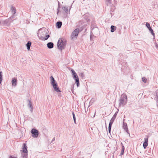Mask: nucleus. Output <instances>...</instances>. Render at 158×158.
Listing matches in <instances>:
<instances>
[{
    "instance_id": "nucleus-13",
    "label": "nucleus",
    "mask_w": 158,
    "mask_h": 158,
    "mask_svg": "<svg viewBox=\"0 0 158 158\" xmlns=\"http://www.w3.org/2000/svg\"><path fill=\"white\" fill-rule=\"evenodd\" d=\"M123 128L127 132V133L129 135H130L129 133V131L128 129L127 124L126 123H123Z\"/></svg>"
},
{
    "instance_id": "nucleus-9",
    "label": "nucleus",
    "mask_w": 158,
    "mask_h": 158,
    "mask_svg": "<svg viewBox=\"0 0 158 158\" xmlns=\"http://www.w3.org/2000/svg\"><path fill=\"white\" fill-rule=\"evenodd\" d=\"M145 25L146 27L148 28L149 31H150V32L152 34V35L154 36V33L153 29L150 26V24L149 23L147 22L146 23Z\"/></svg>"
},
{
    "instance_id": "nucleus-27",
    "label": "nucleus",
    "mask_w": 158,
    "mask_h": 158,
    "mask_svg": "<svg viewBox=\"0 0 158 158\" xmlns=\"http://www.w3.org/2000/svg\"><path fill=\"white\" fill-rule=\"evenodd\" d=\"M112 124H111V123H109V127H108V131L109 133H110L111 130V128Z\"/></svg>"
},
{
    "instance_id": "nucleus-30",
    "label": "nucleus",
    "mask_w": 158,
    "mask_h": 158,
    "mask_svg": "<svg viewBox=\"0 0 158 158\" xmlns=\"http://www.w3.org/2000/svg\"><path fill=\"white\" fill-rule=\"evenodd\" d=\"M93 36L92 33H91L90 35V39L91 40H92V38Z\"/></svg>"
},
{
    "instance_id": "nucleus-18",
    "label": "nucleus",
    "mask_w": 158,
    "mask_h": 158,
    "mask_svg": "<svg viewBox=\"0 0 158 158\" xmlns=\"http://www.w3.org/2000/svg\"><path fill=\"white\" fill-rule=\"evenodd\" d=\"M11 10L12 13V15H15V14L16 12V9L15 7L13 6H12L11 8Z\"/></svg>"
},
{
    "instance_id": "nucleus-29",
    "label": "nucleus",
    "mask_w": 158,
    "mask_h": 158,
    "mask_svg": "<svg viewBox=\"0 0 158 158\" xmlns=\"http://www.w3.org/2000/svg\"><path fill=\"white\" fill-rule=\"evenodd\" d=\"M142 81L143 82L145 83L146 82L147 79L144 77H143L142 78Z\"/></svg>"
},
{
    "instance_id": "nucleus-25",
    "label": "nucleus",
    "mask_w": 158,
    "mask_h": 158,
    "mask_svg": "<svg viewBox=\"0 0 158 158\" xmlns=\"http://www.w3.org/2000/svg\"><path fill=\"white\" fill-rule=\"evenodd\" d=\"M72 113L74 123L75 124H76V120L75 115L73 112H72Z\"/></svg>"
},
{
    "instance_id": "nucleus-4",
    "label": "nucleus",
    "mask_w": 158,
    "mask_h": 158,
    "mask_svg": "<svg viewBox=\"0 0 158 158\" xmlns=\"http://www.w3.org/2000/svg\"><path fill=\"white\" fill-rule=\"evenodd\" d=\"M65 42L64 40H62V39L60 38L58 40L57 44L58 48L61 50L64 49V46L65 45Z\"/></svg>"
},
{
    "instance_id": "nucleus-41",
    "label": "nucleus",
    "mask_w": 158,
    "mask_h": 158,
    "mask_svg": "<svg viewBox=\"0 0 158 158\" xmlns=\"http://www.w3.org/2000/svg\"><path fill=\"white\" fill-rule=\"evenodd\" d=\"M38 35V36H40L39 35Z\"/></svg>"
},
{
    "instance_id": "nucleus-11",
    "label": "nucleus",
    "mask_w": 158,
    "mask_h": 158,
    "mask_svg": "<svg viewBox=\"0 0 158 158\" xmlns=\"http://www.w3.org/2000/svg\"><path fill=\"white\" fill-rule=\"evenodd\" d=\"M118 111H116L115 113V114H114L113 116V117L111 118V120H110V122L109 123H110L111 124H113V122H114L115 119V118H116V116H117V114H118Z\"/></svg>"
},
{
    "instance_id": "nucleus-34",
    "label": "nucleus",
    "mask_w": 158,
    "mask_h": 158,
    "mask_svg": "<svg viewBox=\"0 0 158 158\" xmlns=\"http://www.w3.org/2000/svg\"><path fill=\"white\" fill-rule=\"evenodd\" d=\"M59 6L58 7V8L57 9V14H58V13L59 12Z\"/></svg>"
},
{
    "instance_id": "nucleus-6",
    "label": "nucleus",
    "mask_w": 158,
    "mask_h": 158,
    "mask_svg": "<svg viewBox=\"0 0 158 158\" xmlns=\"http://www.w3.org/2000/svg\"><path fill=\"white\" fill-rule=\"evenodd\" d=\"M15 18V15H12L11 17H10L8 19L3 21L2 22V23L4 25H6L7 26H9L11 22V20L12 19L14 18Z\"/></svg>"
},
{
    "instance_id": "nucleus-16",
    "label": "nucleus",
    "mask_w": 158,
    "mask_h": 158,
    "mask_svg": "<svg viewBox=\"0 0 158 158\" xmlns=\"http://www.w3.org/2000/svg\"><path fill=\"white\" fill-rule=\"evenodd\" d=\"M53 88L55 91L57 92H60V90L59 87L58 86L57 84L55 85H54L53 86Z\"/></svg>"
},
{
    "instance_id": "nucleus-28",
    "label": "nucleus",
    "mask_w": 158,
    "mask_h": 158,
    "mask_svg": "<svg viewBox=\"0 0 158 158\" xmlns=\"http://www.w3.org/2000/svg\"><path fill=\"white\" fill-rule=\"evenodd\" d=\"M154 99L156 100V102L158 101V95L156 94L154 98Z\"/></svg>"
},
{
    "instance_id": "nucleus-3",
    "label": "nucleus",
    "mask_w": 158,
    "mask_h": 158,
    "mask_svg": "<svg viewBox=\"0 0 158 158\" xmlns=\"http://www.w3.org/2000/svg\"><path fill=\"white\" fill-rule=\"evenodd\" d=\"M71 71L72 73L73 77L75 80V83L77 84V87L79 86L80 85L79 80L77 74L73 69H71Z\"/></svg>"
},
{
    "instance_id": "nucleus-38",
    "label": "nucleus",
    "mask_w": 158,
    "mask_h": 158,
    "mask_svg": "<svg viewBox=\"0 0 158 158\" xmlns=\"http://www.w3.org/2000/svg\"><path fill=\"white\" fill-rule=\"evenodd\" d=\"M81 153V152H80L79 153Z\"/></svg>"
},
{
    "instance_id": "nucleus-37",
    "label": "nucleus",
    "mask_w": 158,
    "mask_h": 158,
    "mask_svg": "<svg viewBox=\"0 0 158 158\" xmlns=\"http://www.w3.org/2000/svg\"><path fill=\"white\" fill-rule=\"evenodd\" d=\"M95 114H94V117L95 116Z\"/></svg>"
},
{
    "instance_id": "nucleus-33",
    "label": "nucleus",
    "mask_w": 158,
    "mask_h": 158,
    "mask_svg": "<svg viewBox=\"0 0 158 158\" xmlns=\"http://www.w3.org/2000/svg\"><path fill=\"white\" fill-rule=\"evenodd\" d=\"M155 46L157 48H158V45L156 43H155Z\"/></svg>"
},
{
    "instance_id": "nucleus-19",
    "label": "nucleus",
    "mask_w": 158,
    "mask_h": 158,
    "mask_svg": "<svg viewBox=\"0 0 158 158\" xmlns=\"http://www.w3.org/2000/svg\"><path fill=\"white\" fill-rule=\"evenodd\" d=\"M62 9L64 11L66 14L68 13L69 11L68 10V7L67 6H63Z\"/></svg>"
},
{
    "instance_id": "nucleus-36",
    "label": "nucleus",
    "mask_w": 158,
    "mask_h": 158,
    "mask_svg": "<svg viewBox=\"0 0 158 158\" xmlns=\"http://www.w3.org/2000/svg\"><path fill=\"white\" fill-rule=\"evenodd\" d=\"M71 8V7L70 8H69V11H70V10Z\"/></svg>"
},
{
    "instance_id": "nucleus-17",
    "label": "nucleus",
    "mask_w": 158,
    "mask_h": 158,
    "mask_svg": "<svg viewBox=\"0 0 158 158\" xmlns=\"http://www.w3.org/2000/svg\"><path fill=\"white\" fill-rule=\"evenodd\" d=\"M47 47L49 49H51L53 48L54 44L53 43L50 42L47 44Z\"/></svg>"
},
{
    "instance_id": "nucleus-35",
    "label": "nucleus",
    "mask_w": 158,
    "mask_h": 158,
    "mask_svg": "<svg viewBox=\"0 0 158 158\" xmlns=\"http://www.w3.org/2000/svg\"><path fill=\"white\" fill-rule=\"evenodd\" d=\"M9 158H16L15 157H13L12 156H10L9 157Z\"/></svg>"
},
{
    "instance_id": "nucleus-8",
    "label": "nucleus",
    "mask_w": 158,
    "mask_h": 158,
    "mask_svg": "<svg viewBox=\"0 0 158 158\" xmlns=\"http://www.w3.org/2000/svg\"><path fill=\"white\" fill-rule=\"evenodd\" d=\"M79 32V29L76 28L72 32L71 35V38L72 39H73L74 37H77Z\"/></svg>"
},
{
    "instance_id": "nucleus-10",
    "label": "nucleus",
    "mask_w": 158,
    "mask_h": 158,
    "mask_svg": "<svg viewBox=\"0 0 158 158\" xmlns=\"http://www.w3.org/2000/svg\"><path fill=\"white\" fill-rule=\"evenodd\" d=\"M146 137L144 138V142L143 144V146L144 149H145L148 146V136H146Z\"/></svg>"
},
{
    "instance_id": "nucleus-24",
    "label": "nucleus",
    "mask_w": 158,
    "mask_h": 158,
    "mask_svg": "<svg viewBox=\"0 0 158 158\" xmlns=\"http://www.w3.org/2000/svg\"><path fill=\"white\" fill-rule=\"evenodd\" d=\"M27 101L29 102V103L28 104V106L29 107V108L31 107H33L32 103L31 101L29 100H28Z\"/></svg>"
},
{
    "instance_id": "nucleus-40",
    "label": "nucleus",
    "mask_w": 158,
    "mask_h": 158,
    "mask_svg": "<svg viewBox=\"0 0 158 158\" xmlns=\"http://www.w3.org/2000/svg\"><path fill=\"white\" fill-rule=\"evenodd\" d=\"M38 35V36H40L39 35Z\"/></svg>"
},
{
    "instance_id": "nucleus-2",
    "label": "nucleus",
    "mask_w": 158,
    "mask_h": 158,
    "mask_svg": "<svg viewBox=\"0 0 158 158\" xmlns=\"http://www.w3.org/2000/svg\"><path fill=\"white\" fill-rule=\"evenodd\" d=\"M119 106H123L125 105L127 102V97L125 94H122L121 96L120 99L119 100Z\"/></svg>"
},
{
    "instance_id": "nucleus-21",
    "label": "nucleus",
    "mask_w": 158,
    "mask_h": 158,
    "mask_svg": "<svg viewBox=\"0 0 158 158\" xmlns=\"http://www.w3.org/2000/svg\"><path fill=\"white\" fill-rule=\"evenodd\" d=\"M31 44V43L30 41H28L27 42V44L26 46H27V49L28 50H30Z\"/></svg>"
},
{
    "instance_id": "nucleus-12",
    "label": "nucleus",
    "mask_w": 158,
    "mask_h": 158,
    "mask_svg": "<svg viewBox=\"0 0 158 158\" xmlns=\"http://www.w3.org/2000/svg\"><path fill=\"white\" fill-rule=\"evenodd\" d=\"M50 78L51 84L52 86H54L55 85L57 84L54 77L52 76H51Z\"/></svg>"
},
{
    "instance_id": "nucleus-5",
    "label": "nucleus",
    "mask_w": 158,
    "mask_h": 158,
    "mask_svg": "<svg viewBox=\"0 0 158 158\" xmlns=\"http://www.w3.org/2000/svg\"><path fill=\"white\" fill-rule=\"evenodd\" d=\"M23 149L22 152L23 153L22 154V156L23 158H27V147L26 144L24 143L23 146Z\"/></svg>"
},
{
    "instance_id": "nucleus-22",
    "label": "nucleus",
    "mask_w": 158,
    "mask_h": 158,
    "mask_svg": "<svg viewBox=\"0 0 158 158\" xmlns=\"http://www.w3.org/2000/svg\"><path fill=\"white\" fill-rule=\"evenodd\" d=\"M121 143L122 145V148L120 154L121 155H122L124 154V149H125V148H124V146L123 145L122 143Z\"/></svg>"
},
{
    "instance_id": "nucleus-15",
    "label": "nucleus",
    "mask_w": 158,
    "mask_h": 158,
    "mask_svg": "<svg viewBox=\"0 0 158 158\" xmlns=\"http://www.w3.org/2000/svg\"><path fill=\"white\" fill-rule=\"evenodd\" d=\"M105 3L107 6L112 7L113 4L111 2V0H105Z\"/></svg>"
},
{
    "instance_id": "nucleus-23",
    "label": "nucleus",
    "mask_w": 158,
    "mask_h": 158,
    "mask_svg": "<svg viewBox=\"0 0 158 158\" xmlns=\"http://www.w3.org/2000/svg\"><path fill=\"white\" fill-rule=\"evenodd\" d=\"M110 28L111 29V30H110V31L111 32H113L114 31L116 30V27L115 26L111 25Z\"/></svg>"
},
{
    "instance_id": "nucleus-32",
    "label": "nucleus",
    "mask_w": 158,
    "mask_h": 158,
    "mask_svg": "<svg viewBox=\"0 0 158 158\" xmlns=\"http://www.w3.org/2000/svg\"><path fill=\"white\" fill-rule=\"evenodd\" d=\"M55 137H54L53 138L52 140L51 143H52L53 142V141L55 140Z\"/></svg>"
},
{
    "instance_id": "nucleus-31",
    "label": "nucleus",
    "mask_w": 158,
    "mask_h": 158,
    "mask_svg": "<svg viewBox=\"0 0 158 158\" xmlns=\"http://www.w3.org/2000/svg\"><path fill=\"white\" fill-rule=\"evenodd\" d=\"M29 108L31 109L30 110L31 111V113L32 112L33 110V107H30Z\"/></svg>"
},
{
    "instance_id": "nucleus-26",
    "label": "nucleus",
    "mask_w": 158,
    "mask_h": 158,
    "mask_svg": "<svg viewBox=\"0 0 158 158\" xmlns=\"http://www.w3.org/2000/svg\"><path fill=\"white\" fill-rule=\"evenodd\" d=\"M79 75L80 77H81V78L82 79L83 78L85 77V75L83 73H80Z\"/></svg>"
},
{
    "instance_id": "nucleus-14",
    "label": "nucleus",
    "mask_w": 158,
    "mask_h": 158,
    "mask_svg": "<svg viewBox=\"0 0 158 158\" xmlns=\"http://www.w3.org/2000/svg\"><path fill=\"white\" fill-rule=\"evenodd\" d=\"M17 80L15 78H12L11 81L12 85L16 86L17 85Z\"/></svg>"
},
{
    "instance_id": "nucleus-39",
    "label": "nucleus",
    "mask_w": 158,
    "mask_h": 158,
    "mask_svg": "<svg viewBox=\"0 0 158 158\" xmlns=\"http://www.w3.org/2000/svg\"><path fill=\"white\" fill-rule=\"evenodd\" d=\"M92 100H91V101H90V102H92Z\"/></svg>"
},
{
    "instance_id": "nucleus-7",
    "label": "nucleus",
    "mask_w": 158,
    "mask_h": 158,
    "mask_svg": "<svg viewBox=\"0 0 158 158\" xmlns=\"http://www.w3.org/2000/svg\"><path fill=\"white\" fill-rule=\"evenodd\" d=\"M32 136L34 138H37L39 135V131L36 129H32L31 131Z\"/></svg>"
},
{
    "instance_id": "nucleus-20",
    "label": "nucleus",
    "mask_w": 158,
    "mask_h": 158,
    "mask_svg": "<svg viewBox=\"0 0 158 158\" xmlns=\"http://www.w3.org/2000/svg\"><path fill=\"white\" fill-rule=\"evenodd\" d=\"M62 25V22L60 21L57 22L56 23V27L58 28H60Z\"/></svg>"
},
{
    "instance_id": "nucleus-1",
    "label": "nucleus",
    "mask_w": 158,
    "mask_h": 158,
    "mask_svg": "<svg viewBox=\"0 0 158 158\" xmlns=\"http://www.w3.org/2000/svg\"><path fill=\"white\" fill-rule=\"evenodd\" d=\"M40 33V35L39 38L42 40H46L50 37V35L47 33L48 31L45 28H44L39 31Z\"/></svg>"
}]
</instances>
